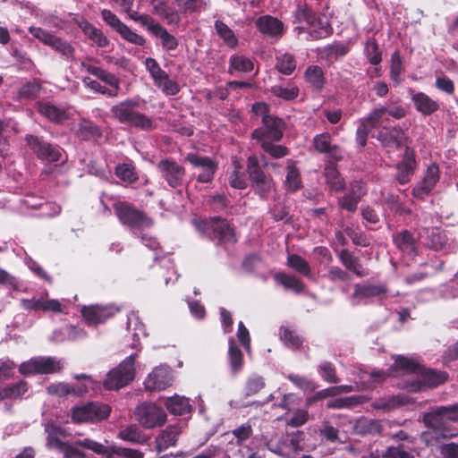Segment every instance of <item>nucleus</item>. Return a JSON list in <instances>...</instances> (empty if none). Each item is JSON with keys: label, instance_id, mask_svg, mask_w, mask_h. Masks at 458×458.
<instances>
[{"label": "nucleus", "instance_id": "e2e57ef3", "mask_svg": "<svg viewBox=\"0 0 458 458\" xmlns=\"http://www.w3.org/2000/svg\"><path fill=\"white\" fill-rule=\"evenodd\" d=\"M287 378L293 384H294L296 387L302 391H314L317 388V385L312 380L306 377L295 374H289L287 376Z\"/></svg>", "mask_w": 458, "mask_h": 458}, {"label": "nucleus", "instance_id": "ea45409f", "mask_svg": "<svg viewBox=\"0 0 458 458\" xmlns=\"http://www.w3.org/2000/svg\"><path fill=\"white\" fill-rule=\"evenodd\" d=\"M287 266L309 279L313 278L309 262L297 254L288 256Z\"/></svg>", "mask_w": 458, "mask_h": 458}, {"label": "nucleus", "instance_id": "72a5a7b5", "mask_svg": "<svg viewBox=\"0 0 458 458\" xmlns=\"http://www.w3.org/2000/svg\"><path fill=\"white\" fill-rule=\"evenodd\" d=\"M409 403L410 398L407 395L397 394L377 400L372 403V407L377 410L388 411Z\"/></svg>", "mask_w": 458, "mask_h": 458}, {"label": "nucleus", "instance_id": "bb28decb", "mask_svg": "<svg viewBox=\"0 0 458 458\" xmlns=\"http://www.w3.org/2000/svg\"><path fill=\"white\" fill-rule=\"evenodd\" d=\"M377 138L381 142L383 147L388 148H399L405 140V136L403 131L396 127L391 129L383 128L378 132Z\"/></svg>", "mask_w": 458, "mask_h": 458}, {"label": "nucleus", "instance_id": "4d7b16f0", "mask_svg": "<svg viewBox=\"0 0 458 458\" xmlns=\"http://www.w3.org/2000/svg\"><path fill=\"white\" fill-rule=\"evenodd\" d=\"M119 437L132 443H142L144 436L136 425H129L119 432Z\"/></svg>", "mask_w": 458, "mask_h": 458}, {"label": "nucleus", "instance_id": "dca6fc26", "mask_svg": "<svg viewBox=\"0 0 458 458\" xmlns=\"http://www.w3.org/2000/svg\"><path fill=\"white\" fill-rule=\"evenodd\" d=\"M438 181L439 168L432 164L427 168L423 178L414 186L412 195L415 198L424 199L434 190Z\"/></svg>", "mask_w": 458, "mask_h": 458}, {"label": "nucleus", "instance_id": "c85d7f7f", "mask_svg": "<svg viewBox=\"0 0 458 458\" xmlns=\"http://www.w3.org/2000/svg\"><path fill=\"white\" fill-rule=\"evenodd\" d=\"M394 363L389 369V371H384L386 375L385 379L394 375V371L401 370L403 373L415 372L419 373L421 371V367L419 362L413 358L405 357L403 355H396L394 357Z\"/></svg>", "mask_w": 458, "mask_h": 458}, {"label": "nucleus", "instance_id": "6e6552de", "mask_svg": "<svg viewBox=\"0 0 458 458\" xmlns=\"http://www.w3.org/2000/svg\"><path fill=\"white\" fill-rule=\"evenodd\" d=\"M47 293L41 295H34L32 298L21 300V307L27 311H44L54 313H64L66 305L56 299H47Z\"/></svg>", "mask_w": 458, "mask_h": 458}, {"label": "nucleus", "instance_id": "4c0bfd02", "mask_svg": "<svg viewBox=\"0 0 458 458\" xmlns=\"http://www.w3.org/2000/svg\"><path fill=\"white\" fill-rule=\"evenodd\" d=\"M396 247L408 255H413L416 251L415 239L408 231H402L394 237Z\"/></svg>", "mask_w": 458, "mask_h": 458}, {"label": "nucleus", "instance_id": "e433bc0d", "mask_svg": "<svg viewBox=\"0 0 458 458\" xmlns=\"http://www.w3.org/2000/svg\"><path fill=\"white\" fill-rule=\"evenodd\" d=\"M154 12L169 25H177L180 21V15L178 12L165 2H158L155 4Z\"/></svg>", "mask_w": 458, "mask_h": 458}, {"label": "nucleus", "instance_id": "37998d69", "mask_svg": "<svg viewBox=\"0 0 458 458\" xmlns=\"http://www.w3.org/2000/svg\"><path fill=\"white\" fill-rule=\"evenodd\" d=\"M144 64L147 71L153 80L155 86L160 84L169 76L168 73L160 67L156 59L152 57H147Z\"/></svg>", "mask_w": 458, "mask_h": 458}, {"label": "nucleus", "instance_id": "052dcab7", "mask_svg": "<svg viewBox=\"0 0 458 458\" xmlns=\"http://www.w3.org/2000/svg\"><path fill=\"white\" fill-rule=\"evenodd\" d=\"M155 37L160 39L162 47L166 51L175 50L178 47L177 38L174 35L170 34L164 27Z\"/></svg>", "mask_w": 458, "mask_h": 458}, {"label": "nucleus", "instance_id": "c9c22d12", "mask_svg": "<svg viewBox=\"0 0 458 458\" xmlns=\"http://www.w3.org/2000/svg\"><path fill=\"white\" fill-rule=\"evenodd\" d=\"M228 360L231 371L233 374L239 373L243 367V356L241 350L236 346L235 341L231 337L228 341Z\"/></svg>", "mask_w": 458, "mask_h": 458}, {"label": "nucleus", "instance_id": "412c9836", "mask_svg": "<svg viewBox=\"0 0 458 458\" xmlns=\"http://www.w3.org/2000/svg\"><path fill=\"white\" fill-rule=\"evenodd\" d=\"M366 190L362 182H353L351 183L348 191L339 199V206L341 208L345 209L349 212L356 210L358 203L363 195H365Z\"/></svg>", "mask_w": 458, "mask_h": 458}, {"label": "nucleus", "instance_id": "5701e85b", "mask_svg": "<svg viewBox=\"0 0 458 458\" xmlns=\"http://www.w3.org/2000/svg\"><path fill=\"white\" fill-rule=\"evenodd\" d=\"M418 374H420L421 379L419 381H413L409 389L411 391H420L422 387V385H427L428 386H436L439 384L444 383L446 380L447 375L445 372L436 371L433 369H426L421 368V371Z\"/></svg>", "mask_w": 458, "mask_h": 458}, {"label": "nucleus", "instance_id": "20e7f679", "mask_svg": "<svg viewBox=\"0 0 458 458\" xmlns=\"http://www.w3.org/2000/svg\"><path fill=\"white\" fill-rule=\"evenodd\" d=\"M74 444L101 456L114 457L117 455L123 458H143V454L137 449L105 445L90 438L77 439Z\"/></svg>", "mask_w": 458, "mask_h": 458}, {"label": "nucleus", "instance_id": "2eb2a0df", "mask_svg": "<svg viewBox=\"0 0 458 458\" xmlns=\"http://www.w3.org/2000/svg\"><path fill=\"white\" fill-rule=\"evenodd\" d=\"M444 420L458 421V403L437 407L423 417L424 423L433 428H440Z\"/></svg>", "mask_w": 458, "mask_h": 458}, {"label": "nucleus", "instance_id": "79ce46f5", "mask_svg": "<svg viewBox=\"0 0 458 458\" xmlns=\"http://www.w3.org/2000/svg\"><path fill=\"white\" fill-rule=\"evenodd\" d=\"M275 280L285 289L292 290L296 293H300L304 290L303 283L294 276L277 273L275 275Z\"/></svg>", "mask_w": 458, "mask_h": 458}, {"label": "nucleus", "instance_id": "2f4dec72", "mask_svg": "<svg viewBox=\"0 0 458 458\" xmlns=\"http://www.w3.org/2000/svg\"><path fill=\"white\" fill-rule=\"evenodd\" d=\"M45 431L47 435V445L49 448L55 449L59 451L66 442L62 441L61 437L66 436L65 430L57 425L47 422L45 425Z\"/></svg>", "mask_w": 458, "mask_h": 458}, {"label": "nucleus", "instance_id": "680f3d73", "mask_svg": "<svg viewBox=\"0 0 458 458\" xmlns=\"http://www.w3.org/2000/svg\"><path fill=\"white\" fill-rule=\"evenodd\" d=\"M271 140H261V147L265 152L269 154L275 158H280L288 154V149L282 145H276L272 143Z\"/></svg>", "mask_w": 458, "mask_h": 458}, {"label": "nucleus", "instance_id": "f8f14e48", "mask_svg": "<svg viewBox=\"0 0 458 458\" xmlns=\"http://www.w3.org/2000/svg\"><path fill=\"white\" fill-rule=\"evenodd\" d=\"M173 381V370L166 365H159L147 376L144 386L149 392L162 391L172 386Z\"/></svg>", "mask_w": 458, "mask_h": 458}, {"label": "nucleus", "instance_id": "f704fd0d", "mask_svg": "<svg viewBox=\"0 0 458 458\" xmlns=\"http://www.w3.org/2000/svg\"><path fill=\"white\" fill-rule=\"evenodd\" d=\"M166 409L174 415H183L191 411L189 400L183 396L174 395L167 397L164 402Z\"/></svg>", "mask_w": 458, "mask_h": 458}, {"label": "nucleus", "instance_id": "49530a36", "mask_svg": "<svg viewBox=\"0 0 458 458\" xmlns=\"http://www.w3.org/2000/svg\"><path fill=\"white\" fill-rule=\"evenodd\" d=\"M79 382L72 386V395L81 396L88 394L90 390H94L97 383L89 377L84 374L76 375L74 377Z\"/></svg>", "mask_w": 458, "mask_h": 458}, {"label": "nucleus", "instance_id": "f257e3e1", "mask_svg": "<svg viewBox=\"0 0 458 458\" xmlns=\"http://www.w3.org/2000/svg\"><path fill=\"white\" fill-rule=\"evenodd\" d=\"M114 208L120 222L127 225L135 235L140 236L145 246L151 250L157 249V240L142 233L152 225L150 218L125 202H115Z\"/></svg>", "mask_w": 458, "mask_h": 458}, {"label": "nucleus", "instance_id": "5fc2aeb1", "mask_svg": "<svg viewBox=\"0 0 458 458\" xmlns=\"http://www.w3.org/2000/svg\"><path fill=\"white\" fill-rule=\"evenodd\" d=\"M271 93L284 100H293L298 97L299 89L295 86L283 87L280 85H275L270 89Z\"/></svg>", "mask_w": 458, "mask_h": 458}, {"label": "nucleus", "instance_id": "774afa93", "mask_svg": "<svg viewBox=\"0 0 458 458\" xmlns=\"http://www.w3.org/2000/svg\"><path fill=\"white\" fill-rule=\"evenodd\" d=\"M382 458H414L413 455L405 451L403 445L389 446L383 454Z\"/></svg>", "mask_w": 458, "mask_h": 458}, {"label": "nucleus", "instance_id": "a878e982", "mask_svg": "<svg viewBox=\"0 0 458 458\" xmlns=\"http://www.w3.org/2000/svg\"><path fill=\"white\" fill-rule=\"evenodd\" d=\"M182 429L178 425H170L162 430L156 437V449L161 453L167 448L174 446L181 434Z\"/></svg>", "mask_w": 458, "mask_h": 458}, {"label": "nucleus", "instance_id": "39448f33", "mask_svg": "<svg viewBox=\"0 0 458 458\" xmlns=\"http://www.w3.org/2000/svg\"><path fill=\"white\" fill-rule=\"evenodd\" d=\"M137 421L145 428L162 427L167 420L165 410L154 403H143L135 410Z\"/></svg>", "mask_w": 458, "mask_h": 458}, {"label": "nucleus", "instance_id": "bf43d9fd", "mask_svg": "<svg viewBox=\"0 0 458 458\" xmlns=\"http://www.w3.org/2000/svg\"><path fill=\"white\" fill-rule=\"evenodd\" d=\"M364 51L371 64L377 65L381 62V52L379 51L378 46L375 39L369 38L367 40Z\"/></svg>", "mask_w": 458, "mask_h": 458}, {"label": "nucleus", "instance_id": "a19ab883", "mask_svg": "<svg viewBox=\"0 0 458 458\" xmlns=\"http://www.w3.org/2000/svg\"><path fill=\"white\" fill-rule=\"evenodd\" d=\"M387 120V106H386L373 109L366 117L360 119L362 123L371 129L381 125Z\"/></svg>", "mask_w": 458, "mask_h": 458}, {"label": "nucleus", "instance_id": "a18cd8bd", "mask_svg": "<svg viewBox=\"0 0 458 458\" xmlns=\"http://www.w3.org/2000/svg\"><path fill=\"white\" fill-rule=\"evenodd\" d=\"M229 64L230 72L233 70L237 72L247 73L251 72L254 68L253 61L250 58L242 55H232L230 57Z\"/></svg>", "mask_w": 458, "mask_h": 458}, {"label": "nucleus", "instance_id": "b1692460", "mask_svg": "<svg viewBox=\"0 0 458 458\" xmlns=\"http://www.w3.org/2000/svg\"><path fill=\"white\" fill-rule=\"evenodd\" d=\"M256 26L260 33L266 37L280 38L284 33L283 22L270 15L259 17L256 21Z\"/></svg>", "mask_w": 458, "mask_h": 458}, {"label": "nucleus", "instance_id": "0eeeda50", "mask_svg": "<svg viewBox=\"0 0 458 458\" xmlns=\"http://www.w3.org/2000/svg\"><path fill=\"white\" fill-rule=\"evenodd\" d=\"M111 408L105 403L90 402L85 404L77 405L72 410V420L73 422H95L106 419Z\"/></svg>", "mask_w": 458, "mask_h": 458}, {"label": "nucleus", "instance_id": "ddd939ff", "mask_svg": "<svg viewBox=\"0 0 458 458\" xmlns=\"http://www.w3.org/2000/svg\"><path fill=\"white\" fill-rule=\"evenodd\" d=\"M386 377V375L385 372H383V370H377L371 373L364 372L360 376V385L358 383H355L354 385H342L338 386H333L331 387V390L334 396H336L360 389L372 388L377 383L384 381Z\"/></svg>", "mask_w": 458, "mask_h": 458}, {"label": "nucleus", "instance_id": "603ef678", "mask_svg": "<svg viewBox=\"0 0 458 458\" xmlns=\"http://www.w3.org/2000/svg\"><path fill=\"white\" fill-rule=\"evenodd\" d=\"M305 79L315 89H320L324 85L323 71L318 65H310L306 69Z\"/></svg>", "mask_w": 458, "mask_h": 458}, {"label": "nucleus", "instance_id": "393cba45", "mask_svg": "<svg viewBox=\"0 0 458 458\" xmlns=\"http://www.w3.org/2000/svg\"><path fill=\"white\" fill-rule=\"evenodd\" d=\"M206 227L212 231L213 237L221 242H235L233 230L229 226L228 223L220 218H213L206 224Z\"/></svg>", "mask_w": 458, "mask_h": 458}, {"label": "nucleus", "instance_id": "8fccbe9b", "mask_svg": "<svg viewBox=\"0 0 458 458\" xmlns=\"http://www.w3.org/2000/svg\"><path fill=\"white\" fill-rule=\"evenodd\" d=\"M215 29L227 47L231 48L237 47L238 39L233 31L225 23L221 21H216L215 22Z\"/></svg>", "mask_w": 458, "mask_h": 458}, {"label": "nucleus", "instance_id": "f3484780", "mask_svg": "<svg viewBox=\"0 0 458 458\" xmlns=\"http://www.w3.org/2000/svg\"><path fill=\"white\" fill-rule=\"evenodd\" d=\"M386 293L382 284H356L352 296V305L367 303L375 298L381 299Z\"/></svg>", "mask_w": 458, "mask_h": 458}, {"label": "nucleus", "instance_id": "cd10ccee", "mask_svg": "<svg viewBox=\"0 0 458 458\" xmlns=\"http://www.w3.org/2000/svg\"><path fill=\"white\" fill-rule=\"evenodd\" d=\"M37 109L41 115L55 123H62L69 117L65 109L48 102L37 103Z\"/></svg>", "mask_w": 458, "mask_h": 458}, {"label": "nucleus", "instance_id": "09e8293b", "mask_svg": "<svg viewBox=\"0 0 458 458\" xmlns=\"http://www.w3.org/2000/svg\"><path fill=\"white\" fill-rule=\"evenodd\" d=\"M339 258L343 265L357 276H364L367 275V272L359 263L357 259L353 257L347 250H343L339 254Z\"/></svg>", "mask_w": 458, "mask_h": 458}, {"label": "nucleus", "instance_id": "f03ea898", "mask_svg": "<svg viewBox=\"0 0 458 458\" xmlns=\"http://www.w3.org/2000/svg\"><path fill=\"white\" fill-rule=\"evenodd\" d=\"M138 103L132 99H126L114 105L110 112L112 116L122 123L140 128L142 130H149L153 126L152 120L143 114L135 110Z\"/></svg>", "mask_w": 458, "mask_h": 458}, {"label": "nucleus", "instance_id": "338daca9", "mask_svg": "<svg viewBox=\"0 0 458 458\" xmlns=\"http://www.w3.org/2000/svg\"><path fill=\"white\" fill-rule=\"evenodd\" d=\"M265 387V380L260 376H251L250 377L245 385V392L246 395H253L259 393L261 389Z\"/></svg>", "mask_w": 458, "mask_h": 458}, {"label": "nucleus", "instance_id": "aec40b11", "mask_svg": "<svg viewBox=\"0 0 458 458\" xmlns=\"http://www.w3.org/2000/svg\"><path fill=\"white\" fill-rule=\"evenodd\" d=\"M421 242L434 250H448L449 244L445 234L437 227L425 228L420 233Z\"/></svg>", "mask_w": 458, "mask_h": 458}, {"label": "nucleus", "instance_id": "7ed1b4c3", "mask_svg": "<svg viewBox=\"0 0 458 458\" xmlns=\"http://www.w3.org/2000/svg\"><path fill=\"white\" fill-rule=\"evenodd\" d=\"M136 354L126 357L117 367L111 369L106 379L104 386L107 390H118L129 385L135 377Z\"/></svg>", "mask_w": 458, "mask_h": 458}, {"label": "nucleus", "instance_id": "423d86ee", "mask_svg": "<svg viewBox=\"0 0 458 458\" xmlns=\"http://www.w3.org/2000/svg\"><path fill=\"white\" fill-rule=\"evenodd\" d=\"M30 33L46 46L50 47L65 59H72L75 48L67 40L39 27H30Z\"/></svg>", "mask_w": 458, "mask_h": 458}, {"label": "nucleus", "instance_id": "c756f323", "mask_svg": "<svg viewBox=\"0 0 458 458\" xmlns=\"http://www.w3.org/2000/svg\"><path fill=\"white\" fill-rule=\"evenodd\" d=\"M310 38L319 39L327 37L331 33V26L325 15H314V21L310 24Z\"/></svg>", "mask_w": 458, "mask_h": 458}, {"label": "nucleus", "instance_id": "1a4fd4ad", "mask_svg": "<svg viewBox=\"0 0 458 458\" xmlns=\"http://www.w3.org/2000/svg\"><path fill=\"white\" fill-rule=\"evenodd\" d=\"M61 360L55 358L34 357L30 360L22 362L19 367V371L22 375L49 374L61 369Z\"/></svg>", "mask_w": 458, "mask_h": 458}, {"label": "nucleus", "instance_id": "9d476101", "mask_svg": "<svg viewBox=\"0 0 458 458\" xmlns=\"http://www.w3.org/2000/svg\"><path fill=\"white\" fill-rule=\"evenodd\" d=\"M186 160L195 170L194 174L199 182H209L217 169V164L209 157L199 155L197 153H189Z\"/></svg>", "mask_w": 458, "mask_h": 458}, {"label": "nucleus", "instance_id": "de8ad7c7", "mask_svg": "<svg viewBox=\"0 0 458 458\" xmlns=\"http://www.w3.org/2000/svg\"><path fill=\"white\" fill-rule=\"evenodd\" d=\"M276 68L282 74H292L296 68L294 56L290 53H283L276 55Z\"/></svg>", "mask_w": 458, "mask_h": 458}, {"label": "nucleus", "instance_id": "6e6d98bb", "mask_svg": "<svg viewBox=\"0 0 458 458\" xmlns=\"http://www.w3.org/2000/svg\"><path fill=\"white\" fill-rule=\"evenodd\" d=\"M280 338L284 344L292 349H298L302 344V339L293 330L287 327H282L280 331Z\"/></svg>", "mask_w": 458, "mask_h": 458}, {"label": "nucleus", "instance_id": "c03bdc74", "mask_svg": "<svg viewBox=\"0 0 458 458\" xmlns=\"http://www.w3.org/2000/svg\"><path fill=\"white\" fill-rule=\"evenodd\" d=\"M285 186L286 189L291 191H295L301 186L299 170L296 167L295 162L291 159L287 160Z\"/></svg>", "mask_w": 458, "mask_h": 458}, {"label": "nucleus", "instance_id": "a211bd4d", "mask_svg": "<svg viewBox=\"0 0 458 458\" xmlns=\"http://www.w3.org/2000/svg\"><path fill=\"white\" fill-rule=\"evenodd\" d=\"M118 309L114 305H89L83 306L81 314L89 324L97 325L105 322L108 318L114 316Z\"/></svg>", "mask_w": 458, "mask_h": 458}, {"label": "nucleus", "instance_id": "7c9ffc66", "mask_svg": "<svg viewBox=\"0 0 458 458\" xmlns=\"http://www.w3.org/2000/svg\"><path fill=\"white\" fill-rule=\"evenodd\" d=\"M313 146L320 153H328L335 159L342 158V152L336 146L331 145V136L329 133L324 132L316 135L313 139Z\"/></svg>", "mask_w": 458, "mask_h": 458}, {"label": "nucleus", "instance_id": "4be33fe9", "mask_svg": "<svg viewBox=\"0 0 458 458\" xmlns=\"http://www.w3.org/2000/svg\"><path fill=\"white\" fill-rule=\"evenodd\" d=\"M416 167L414 153L409 148H405L403 160L397 165L396 180L400 184L410 182Z\"/></svg>", "mask_w": 458, "mask_h": 458}, {"label": "nucleus", "instance_id": "13d9d810", "mask_svg": "<svg viewBox=\"0 0 458 458\" xmlns=\"http://www.w3.org/2000/svg\"><path fill=\"white\" fill-rule=\"evenodd\" d=\"M115 174L118 178L127 183H132L138 179L134 167L129 164L118 165L115 168Z\"/></svg>", "mask_w": 458, "mask_h": 458}, {"label": "nucleus", "instance_id": "864d4df0", "mask_svg": "<svg viewBox=\"0 0 458 458\" xmlns=\"http://www.w3.org/2000/svg\"><path fill=\"white\" fill-rule=\"evenodd\" d=\"M41 89V86L36 80L30 81L20 88L18 91V99H33L38 97Z\"/></svg>", "mask_w": 458, "mask_h": 458}, {"label": "nucleus", "instance_id": "4468645a", "mask_svg": "<svg viewBox=\"0 0 458 458\" xmlns=\"http://www.w3.org/2000/svg\"><path fill=\"white\" fill-rule=\"evenodd\" d=\"M26 141L37 157L42 160L56 162L61 157V148L59 147L53 146L38 137L27 135Z\"/></svg>", "mask_w": 458, "mask_h": 458}, {"label": "nucleus", "instance_id": "58836bf2", "mask_svg": "<svg viewBox=\"0 0 458 458\" xmlns=\"http://www.w3.org/2000/svg\"><path fill=\"white\" fill-rule=\"evenodd\" d=\"M326 182L335 191H340L344 188V181L338 173L334 163H327L325 166Z\"/></svg>", "mask_w": 458, "mask_h": 458}, {"label": "nucleus", "instance_id": "6ab92c4d", "mask_svg": "<svg viewBox=\"0 0 458 458\" xmlns=\"http://www.w3.org/2000/svg\"><path fill=\"white\" fill-rule=\"evenodd\" d=\"M158 169L162 177L171 187L176 188L182 184L185 173L182 165L174 161L164 159L159 162Z\"/></svg>", "mask_w": 458, "mask_h": 458}, {"label": "nucleus", "instance_id": "9b49d317", "mask_svg": "<svg viewBox=\"0 0 458 458\" xmlns=\"http://www.w3.org/2000/svg\"><path fill=\"white\" fill-rule=\"evenodd\" d=\"M263 127L253 131L252 137L261 141L271 140L278 141L283 137L284 123L282 119L274 115H265L263 117Z\"/></svg>", "mask_w": 458, "mask_h": 458}, {"label": "nucleus", "instance_id": "3c124183", "mask_svg": "<svg viewBox=\"0 0 458 458\" xmlns=\"http://www.w3.org/2000/svg\"><path fill=\"white\" fill-rule=\"evenodd\" d=\"M228 182L235 189H244L247 186L244 172L242 171V165L237 161L233 162V170L228 176Z\"/></svg>", "mask_w": 458, "mask_h": 458}, {"label": "nucleus", "instance_id": "473e14b6", "mask_svg": "<svg viewBox=\"0 0 458 458\" xmlns=\"http://www.w3.org/2000/svg\"><path fill=\"white\" fill-rule=\"evenodd\" d=\"M411 99L417 111L424 115H429L438 109V104L425 93H412Z\"/></svg>", "mask_w": 458, "mask_h": 458}, {"label": "nucleus", "instance_id": "69168bd1", "mask_svg": "<svg viewBox=\"0 0 458 458\" xmlns=\"http://www.w3.org/2000/svg\"><path fill=\"white\" fill-rule=\"evenodd\" d=\"M403 72L402 58L397 51L391 56L390 76L395 83L401 82V74Z\"/></svg>", "mask_w": 458, "mask_h": 458}, {"label": "nucleus", "instance_id": "0e129e2a", "mask_svg": "<svg viewBox=\"0 0 458 458\" xmlns=\"http://www.w3.org/2000/svg\"><path fill=\"white\" fill-rule=\"evenodd\" d=\"M248 172L250 178L257 183L267 177L263 171L259 166V159L256 156H251L248 159Z\"/></svg>", "mask_w": 458, "mask_h": 458}]
</instances>
